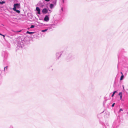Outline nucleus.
Listing matches in <instances>:
<instances>
[{
  "mask_svg": "<svg viewBox=\"0 0 128 128\" xmlns=\"http://www.w3.org/2000/svg\"><path fill=\"white\" fill-rule=\"evenodd\" d=\"M13 8H16V9H18L20 8V4H14V5Z\"/></svg>",
  "mask_w": 128,
  "mask_h": 128,
  "instance_id": "f257e3e1",
  "label": "nucleus"
},
{
  "mask_svg": "<svg viewBox=\"0 0 128 128\" xmlns=\"http://www.w3.org/2000/svg\"><path fill=\"white\" fill-rule=\"evenodd\" d=\"M63 52V51H61L60 52H58L56 53V55L58 59L59 57L60 56Z\"/></svg>",
  "mask_w": 128,
  "mask_h": 128,
  "instance_id": "f03ea898",
  "label": "nucleus"
},
{
  "mask_svg": "<svg viewBox=\"0 0 128 128\" xmlns=\"http://www.w3.org/2000/svg\"><path fill=\"white\" fill-rule=\"evenodd\" d=\"M49 20V17L47 15H46L45 17L44 20L45 21H48Z\"/></svg>",
  "mask_w": 128,
  "mask_h": 128,
  "instance_id": "7ed1b4c3",
  "label": "nucleus"
},
{
  "mask_svg": "<svg viewBox=\"0 0 128 128\" xmlns=\"http://www.w3.org/2000/svg\"><path fill=\"white\" fill-rule=\"evenodd\" d=\"M48 10L46 8L43 9L42 11V12L43 14H46L48 12Z\"/></svg>",
  "mask_w": 128,
  "mask_h": 128,
  "instance_id": "20e7f679",
  "label": "nucleus"
},
{
  "mask_svg": "<svg viewBox=\"0 0 128 128\" xmlns=\"http://www.w3.org/2000/svg\"><path fill=\"white\" fill-rule=\"evenodd\" d=\"M36 10L38 12V14H40V8L38 7H37L36 8Z\"/></svg>",
  "mask_w": 128,
  "mask_h": 128,
  "instance_id": "39448f33",
  "label": "nucleus"
},
{
  "mask_svg": "<svg viewBox=\"0 0 128 128\" xmlns=\"http://www.w3.org/2000/svg\"><path fill=\"white\" fill-rule=\"evenodd\" d=\"M13 10H14V11L18 13H19L20 12V11L18 10H17L16 9V8H13Z\"/></svg>",
  "mask_w": 128,
  "mask_h": 128,
  "instance_id": "423d86ee",
  "label": "nucleus"
},
{
  "mask_svg": "<svg viewBox=\"0 0 128 128\" xmlns=\"http://www.w3.org/2000/svg\"><path fill=\"white\" fill-rule=\"evenodd\" d=\"M35 32H30L29 31H27V32H26V34H34L35 33Z\"/></svg>",
  "mask_w": 128,
  "mask_h": 128,
  "instance_id": "0eeeda50",
  "label": "nucleus"
},
{
  "mask_svg": "<svg viewBox=\"0 0 128 128\" xmlns=\"http://www.w3.org/2000/svg\"><path fill=\"white\" fill-rule=\"evenodd\" d=\"M54 5L52 4H50V8L52 9L54 8Z\"/></svg>",
  "mask_w": 128,
  "mask_h": 128,
  "instance_id": "6e6552de",
  "label": "nucleus"
},
{
  "mask_svg": "<svg viewBox=\"0 0 128 128\" xmlns=\"http://www.w3.org/2000/svg\"><path fill=\"white\" fill-rule=\"evenodd\" d=\"M56 0H54L53 1L52 3L55 6L56 4Z\"/></svg>",
  "mask_w": 128,
  "mask_h": 128,
  "instance_id": "1a4fd4ad",
  "label": "nucleus"
},
{
  "mask_svg": "<svg viewBox=\"0 0 128 128\" xmlns=\"http://www.w3.org/2000/svg\"><path fill=\"white\" fill-rule=\"evenodd\" d=\"M117 92V91H114L113 92V93L112 94V97H113L115 94L116 92Z\"/></svg>",
  "mask_w": 128,
  "mask_h": 128,
  "instance_id": "9d476101",
  "label": "nucleus"
},
{
  "mask_svg": "<svg viewBox=\"0 0 128 128\" xmlns=\"http://www.w3.org/2000/svg\"><path fill=\"white\" fill-rule=\"evenodd\" d=\"M5 3V2L4 1H2V2L0 1V4H2Z\"/></svg>",
  "mask_w": 128,
  "mask_h": 128,
  "instance_id": "9b49d317",
  "label": "nucleus"
},
{
  "mask_svg": "<svg viewBox=\"0 0 128 128\" xmlns=\"http://www.w3.org/2000/svg\"><path fill=\"white\" fill-rule=\"evenodd\" d=\"M48 29H46L45 30H42L41 31L42 32H44L47 31L48 30Z\"/></svg>",
  "mask_w": 128,
  "mask_h": 128,
  "instance_id": "f8f14e48",
  "label": "nucleus"
},
{
  "mask_svg": "<svg viewBox=\"0 0 128 128\" xmlns=\"http://www.w3.org/2000/svg\"><path fill=\"white\" fill-rule=\"evenodd\" d=\"M124 77V76L123 75H122L120 77V80H122Z\"/></svg>",
  "mask_w": 128,
  "mask_h": 128,
  "instance_id": "ddd939ff",
  "label": "nucleus"
},
{
  "mask_svg": "<svg viewBox=\"0 0 128 128\" xmlns=\"http://www.w3.org/2000/svg\"><path fill=\"white\" fill-rule=\"evenodd\" d=\"M12 32H20L21 31V30H20V31H14L13 30H12Z\"/></svg>",
  "mask_w": 128,
  "mask_h": 128,
  "instance_id": "4468645a",
  "label": "nucleus"
},
{
  "mask_svg": "<svg viewBox=\"0 0 128 128\" xmlns=\"http://www.w3.org/2000/svg\"><path fill=\"white\" fill-rule=\"evenodd\" d=\"M8 68V66H6V67H5L4 68V71H5V70L6 69V70H7Z\"/></svg>",
  "mask_w": 128,
  "mask_h": 128,
  "instance_id": "2eb2a0df",
  "label": "nucleus"
},
{
  "mask_svg": "<svg viewBox=\"0 0 128 128\" xmlns=\"http://www.w3.org/2000/svg\"><path fill=\"white\" fill-rule=\"evenodd\" d=\"M34 26H34L32 25L30 27V28H34Z\"/></svg>",
  "mask_w": 128,
  "mask_h": 128,
  "instance_id": "dca6fc26",
  "label": "nucleus"
},
{
  "mask_svg": "<svg viewBox=\"0 0 128 128\" xmlns=\"http://www.w3.org/2000/svg\"><path fill=\"white\" fill-rule=\"evenodd\" d=\"M122 92H120L118 94V95L120 96H122Z\"/></svg>",
  "mask_w": 128,
  "mask_h": 128,
  "instance_id": "f3484780",
  "label": "nucleus"
},
{
  "mask_svg": "<svg viewBox=\"0 0 128 128\" xmlns=\"http://www.w3.org/2000/svg\"><path fill=\"white\" fill-rule=\"evenodd\" d=\"M123 110L122 108H120V110L119 111V112H120L121 111H122Z\"/></svg>",
  "mask_w": 128,
  "mask_h": 128,
  "instance_id": "a211bd4d",
  "label": "nucleus"
},
{
  "mask_svg": "<svg viewBox=\"0 0 128 128\" xmlns=\"http://www.w3.org/2000/svg\"><path fill=\"white\" fill-rule=\"evenodd\" d=\"M114 104H115V103H113V104H112V107H114Z\"/></svg>",
  "mask_w": 128,
  "mask_h": 128,
  "instance_id": "6ab92c4d",
  "label": "nucleus"
},
{
  "mask_svg": "<svg viewBox=\"0 0 128 128\" xmlns=\"http://www.w3.org/2000/svg\"><path fill=\"white\" fill-rule=\"evenodd\" d=\"M120 100H121L122 99V96H120Z\"/></svg>",
  "mask_w": 128,
  "mask_h": 128,
  "instance_id": "aec40b11",
  "label": "nucleus"
},
{
  "mask_svg": "<svg viewBox=\"0 0 128 128\" xmlns=\"http://www.w3.org/2000/svg\"><path fill=\"white\" fill-rule=\"evenodd\" d=\"M50 0H45L46 1V2H48Z\"/></svg>",
  "mask_w": 128,
  "mask_h": 128,
  "instance_id": "412c9836",
  "label": "nucleus"
},
{
  "mask_svg": "<svg viewBox=\"0 0 128 128\" xmlns=\"http://www.w3.org/2000/svg\"><path fill=\"white\" fill-rule=\"evenodd\" d=\"M64 0H62V2H63V3H64Z\"/></svg>",
  "mask_w": 128,
  "mask_h": 128,
  "instance_id": "4be33fe9",
  "label": "nucleus"
},
{
  "mask_svg": "<svg viewBox=\"0 0 128 128\" xmlns=\"http://www.w3.org/2000/svg\"><path fill=\"white\" fill-rule=\"evenodd\" d=\"M2 36H3V37H4H4H5L4 35H2Z\"/></svg>",
  "mask_w": 128,
  "mask_h": 128,
  "instance_id": "5701e85b",
  "label": "nucleus"
},
{
  "mask_svg": "<svg viewBox=\"0 0 128 128\" xmlns=\"http://www.w3.org/2000/svg\"><path fill=\"white\" fill-rule=\"evenodd\" d=\"M63 8H61V10H62V11H63Z\"/></svg>",
  "mask_w": 128,
  "mask_h": 128,
  "instance_id": "b1692460",
  "label": "nucleus"
},
{
  "mask_svg": "<svg viewBox=\"0 0 128 128\" xmlns=\"http://www.w3.org/2000/svg\"><path fill=\"white\" fill-rule=\"evenodd\" d=\"M121 73L122 74V75H123V73L122 72H121Z\"/></svg>",
  "mask_w": 128,
  "mask_h": 128,
  "instance_id": "393cba45",
  "label": "nucleus"
},
{
  "mask_svg": "<svg viewBox=\"0 0 128 128\" xmlns=\"http://www.w3.org/2000/svg\"><path fill=\"white\" fill-rule=\"evenodd\" d=\"M0 35L2 36V35H3V34H1L0 33Z\"/></svg>",
  "mask_w": 128,
  "mask_h": 128,
  "instance_id": "a878e982",
  "label": "nucleus"
},
{
  "mask_svg": "<svg viewBox=\"0 0 128 128\" xmlns=\"http://www.w3.org/2000/svg\"><path fill=\"white\" fill-rule=\"evenodd\" d=\"M123 88H124V86H123Z\"/></svg>",
  "mask_w": 128,
  "mask_h": 128,
  "instance_id": "bb28decb",
  "label": "nucleus"
}]
</instances>
